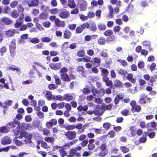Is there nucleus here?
Returning <instances> with one entry per match:
<instances>
[{
	"label": "nucleus",
	"mask_w": 157,
	"mask_h": 157,
	"mask_svg": "<svg viewBox=\"0 0 157 157\" xmlns=\"http://www.w3.org/2000/svg\"><path fill=\"white\" fill-rule=\"evenodd\" d=\"M19 134V138H21L24 137L25 139L24 140L25 144H30L31 142L32 135L26 132L25 131H21L18 133V135Z\"/></svg>",
	"instance_id": "f257e3e1"
},
{
	"label": "nucleus",
	"mask_w": 157,
	"mask_h": 157,
	"mask_svg": "<svg viewBox=\"0 0 157 157\" xmlns=\"http://www.w3.org/2000/svg\"><path fill=\"white\" fill-rule=\"evenodd\" d=\"M78 3L81 11H85L86 10L87 6L86 1L85 0H79Z\"/></svg>",
	"instance_id": "f03ea898"
},
{
	"label": "nucleus",
	"mask_w": 157,
	"mask_h": 157,
	"mask_svg": "<svg viewBox=\"0 0 157 157\" xmlns=\"http://www.w3.org/2000/svg\"><path fill=\"white\" fill-rule=\"evenodd\" d=\"M109 10V13L108 16L110 18H111L113 17V13H117L119 11V7H117L114 9L111 6H108Z\"/></svg>",
	"instance_id": "7ed1b4c3"
},
{
	"label": "nucleus",
	"mask_w": 157,
	"mask_h": 157,
	"mask_svg": "<svg viewBox=\"0 0 157 157\" xmlns=\"http://www.w3.org/2000/svg\"><path fill=\"white\" fill-rule=\"evenodd\" d=\"M24 17V14H21L20 17L17 19L16 23L14 24V26L16 28H18L21 26L23 22V18Z\"/></svg>",
	"instance_id": "20e7f679"
},
{
	"label": "nucleus",
	"mask_w": 157,
	"mask_h": 157,
	"mask_svg": "<svg viewBox=\"0 0 157 157\" xmlns=\"http://www.w3.org/2000/svg\"><path fill=\"white\" fill-rule=\"evenodd\" d=\"M76 132L75 131H68L66 132L64 135L70 140L74 139L76 136Z\"/></svg>",
	"instance_id": "39448f33"
},
{
	"label": "nucleus",
	"mask_w": 157,
	"mask_h": 157,
	"mask_svg": "<svg viewBox=\"0 0 157 157\" xmlns=\"http://www.w3.org/2000/svg\"><path fill=\"white\" fill-rule=\"evenodd\" d=\"M57 121L56 119H53L46 123V126L48 128H51L53 126L56 124Z\"/></svg>",
	"instance_id": "423d86ee"
},
{
	"label": "nucleus",
	"mask_w": 157,
	"mask_h": 157,
	"mask_svg": "<svg viewBox=\"0 0 157 157\" xmlns=\"http://www.w3.org/2000/svg\"><path fill=\"white\" fill-rule=\"evenodd\" d=\"M25 2L28 4L29 7L35 6L38 5L39 1L37 0H28L25 1Z\"/></svg>",
	"instance_id": "0eeeda50"
},
{
	"label": "nucleus",
	"mask_w": 157,
	"mask_h": 157,
	"mask_svg": "<svg viewBox=\"0 0 157 157\" xmlns=\"http://www.w3.org/2000/svg\"><path fill=\"white\" fill-rule=\"evenodd\" d=\"M12 140L8 136H6L1 139V143L3 145L10 144L11 143Z\"/></svg>",
	"instance_id": "6e6552de"
},
{
	"label": "nucleus",
	"mask_w": 157,
	"mask_h": 157,
	"mask_svg": "<svg viewBox=\"0 0 157 157\" xmlns=\"http://www.w3.org/2000/svg\"><path fill=\"white\" fill-rule=\"evenodd\" d=\"M69 12L66 10L61 11L59 14L60 17L62 18H67L69 16Z\"/></svg>",
	"instance_id": "1a4fd4ad"
},
{
	"label": "nucleus",
	"mask_w": 157,
	"mask_h": 157,
	"mask_svg": "<svg viewBox=\"0 0 157 157\" xmlns=\"http://www.w3.org/2000/svg\"><path fill=\"white\" fill-rule=\"evenodd\" d=\"M75 94L74 93L67 94L63 95L64 100L70 101L73 99Z\"/></svg>",
	"instance_id": "9d476101"
},
{
	"label": "nucleus",
	"mask_w": 157,
	"mask_h": 157,
	"mask_svg": "<svg viewBox=\"0 0 157 157\" xmlns=\"http://www.w3.org/2000/svg\"><path fill=\"white\" fill-rule=\"evenodd\" d=\"M50 67L54 70H57L60 69L61 67V63H51L49 64Z\"/></svg>",
	"instance_id": "9b49d317"
},
{
	"label": "nucleus",
	"mask_w": 157,
	"mask_h": 157,
	"mask_svg": "<svg viewBox=\"0 0 157 157\" xmlns=\"http://www.w3.org/2000/svg\"><path fill=\"white\" fill-rule=\"evenodd\" d=\"M150 99L149 98H147V97L144 94H141L140 97L139 102L140 104H144L146 102V100Z\"/></svg>",
	"instance_id": "f8f14e48"
},
{
	"label": "nucleus",
	"mask_w": 157,
	"mask_h": 157,
	"mask_svg": "<svg viewBox=\"0 0 157 157\" xmlns=\"http://www.w3.org/2000/svg\"><path fill=\"white\" fill-rule=\"evenodd\" d=\"M19 123L20 121H19L15 120L13 122H9L6 125L9 126L11 128H13L16 127V125L19 126Z\"/></svg>",
	"instance_id": "ddd939ff"
},
{
	"label": "nucleus",
	"mask_w": 157,
	"mask_h": 157,
	"mask_svg": "<svg viewBox=\"0 0 157 157\" xmlns=\"http://www.w3.org/2000/svg\"><path fill=\"white\" fill-rule=\"evenodd\" d=\"M55 22L56 25L58 27H63L65 25L63 21H60L58 18L55 19Z\"/></svg>",
	"instance_id": "4468645a"
},
{
	"label": "nucleus",
	"mask_w": 157,
	"mask_h": 157,
	"mask_svg": "<svg viewBox=\"0 0 157 157\" xmlns=\"http://www.w3.org/2000/svg\"><path fill=\"white\" fill-rule=\"evenodd\" d=\"M61 78L63 81L65 82H69L71 80L68 75L66 73H63L61 75Z\"/></svg>",
	"instance_id": "2eb2a0df"
},
{
	"label": "nucleus",
	"mask_w": 157,
	"mask_h": 157,
	"mask_svg": "<svg viewBox=\"0 0 157 157\" xmlns=\"http://www.w3.org/2000/svg\"><path fill=\"white\" fill-rule=\"evenodd\" d=\"M4 23L6 24H10L12 22V21L8 18L3 17L0 18V23Z\"/></svg>",
	"instance_id": "dca6fc26"
},
{
	"label": "nucleus",
	"mask_w": 157,
	"mask_h": 157,
	"mask_svg": "<svg viewBox=\"0 0 157 157\" xmlns=\"http://www.w3.org/2000/svg\"><path fill=\"white\" fill-rule=\"evenodd\" d=\"M90 62L91 63H95V64H97V67H98L100 65L101 60L100 58L96 57L92 58Z\"/></svg>",
	"instance_id": "f3484780"
},
{
	"label": "nucleus",
	"mask_w": 157,
	"mask_h": 157,
	"mask_svg": "<svg viewBox=\"0 0 157 157\" xmlns=\"http://www.w3.org/2000/svg\"><path fill=\"white\" fill-rule=\"evenodd\" d=\"M10 129L9 127L4 126L0 127V132L6 133L10 131Z\"/></svg>",
	"instance_id": "a211bd4d"
},
{
	"label": "nucleus",
	"mask_w": 157,
	"mask_h": 157,
	"mask_svg": "<svg viewBox=\"0 0 157 157\" xmlns=\"http://www.w3.org/2000/svg\"><path fill=\"white\" fill-rule=\"evenodd\" d=\"M68 6L71 8H74L76 6V4L74 0H68Z\"/></svg>",
	"instance_id": "6ab92c4d"
},
{
	"label": "nucleus",
	"mask_w": 157,
	"mask_h": 157,
	"mask_svg": "<svg viewBox=\"0 0 157 157\" xmlns=\"http://www.w3.org/2000/svg\"><path fill=\"white\" fill-rule=\"evenodd\" d=\"M98 28L99 30H105L106 28L105 25L104 23H100L98 25Z\"/></svg>",
	"instance_id": "aec40b11"
},
{
	"label": "nucleus",
	"mask_w": 157,
	"mask_h": 157,
	"mask_svg": "<svg viewBox=\"0 0 157 157\" xmlns=\"http://www.w3.org/2000/svg\"><path fill=\"white\" fill-rule=\"evenodd\" d=\"M71 35V33L69 30H66L64 33L63 36L65 39H69Z\"/></svg>",
	"instance_id": "412c9836"
},
{
	"label": "nucleus",
	"mask_w": 157,
	"mask_h": 157,
	"mask_svg": "<svg viewBox=\"0 0 157 157\" xmlns=\"http://www.w3.org/2000/svg\"><path fill=\"white\" fill-rule=\"evenodd\" d=\"M88 107L87 105H85L84 106L80 105L77 107V109L79 111H86L88 109Z\"/></svg>",
	"instance_id": "4be33fe9"
},
{
	"label": "nucleus",
	"mask_w": 157,
	"mask_h": 157,
	"mask_svg": "<svg viewBox=\"0 0 157 157\" xmlns=\"http://www.w3.org/2000/svg\"><path fill=\"white\" fill-rule=\"evenodd\" d=\"M44 139L46 141L49 142L52 144L55 141V138L53 137H45Z\"/></svg>",
	"instance_id": "5701e85b"
},
{
	"label": "nucleus",
	"mask_w": 157,
	"mask_h": 157,
	"mask_svg": "<svg viewBox=\"0 0 157 157\" xmlns=\"http://www.w3.org/2000/svg\"><path fill=\"white\" fill-rule=\"evenodd\" d=\"M15 31L13 29L9 30L5 32V33L9 37L13 36L15 34Z\"/></svg>",
	"instance_id": "b1692460"
},
{
	"label": "nucleus",
	"mask_w": 157,
	"mask_h": 157,
	"mask_svg": "<svg viewBox=\"0 0 157 157\" xmlns=\"http://www.w3.org/2000/svg\"><path fill=\"white\" fill-rule=\"evenodd\" d=\"M87 113L89 115H92L93 114L95 115H101V113L99 112H98V109H96L95 110L91 111L89 110L87 112Z\"/></svg>",
	"instance_id": "393cba45"
},
{
	"label": "nucleus",
	"mask_w": 157,
	"mask_h": 157,
	"mask_svg": "<svg viewBox=\"0 0 157 157\" xmlns=\"http://www.w3.org/2000/svg\"><path fill=\"white\" fill-rule=\"evenodd\" d=\"M53 99L55 100H58L59 101H62L64 100L63 96H62L60 95H54L53 96Z\"/></svg>",
	"instance_id": "a878e982"
},
{
	"label": "nucleus",
	"mask_w": 157,
	"mask_h": 157,
	"mask_svg": "<svg viewBox=\"0 0 157 157\" xmlns=\"http://www.w3.org/2000/svg\"><path fill=\"white\" fill-rule=\"evenodd\" d=\"M59 151L60 155L62 157H64L67 155V152L64 150L63 147H61L59 149Z\"/></svg>",
	"instance_id": "bb28decb"
},
{
	"label": "nucleus",
	"mask_w": 157,
	"mask_h": 157,
	"mask_svg": "<svg viewBox=\"0 0 157 157\" xmlns=\"http://www.w3.org/2000/svg\"><path fill=\"white\" fill-rule=\"evenodd\" d=\"M39 17L40 19L46 20L48 18V15L47 14L43 12L40 14Z\"/></svg>",
	"instance_id": "cd10ccee"
},
{
	"label": "nucleus",
	"mask_w": 157,
	"mask_h": 157,
	"mask_svg": "<svg viewBox=\"0 0 157 157\" xmlns=\"http://www.w3.org/2000/svg\"><path fill=\"white\" fill-rule=\"evenodd\" d=\"M46 97L48 100H51L52 99H53V96H52V93L49 91H47L46 95Z\"/></svg>",
	"instance_id": "c85d7f7f"
},
{
	"label": "nucleus",
	"mask_w": 157,
	"mask_h": 157,
	"mask_svg": "<svg viewBox=\"0 0 157 157\" xmlns=\"http://www.w3.org/2000/svg\"><path fill=\"white\" fill-rule=\"evenodd\" d=\"M10 50H15L16 44L15 41L14 40H13L10 43Z\"/></svg>",
	"instance_id": "c756f323"
},
{
	"label": "nucleus",
	"mask_w": 157,
	"mask_h": 157,
	"mask_svg": "<svg viewBox=\"0 0 157 157\" xmlns=\"http://www.w3.org/2000/svg\"><path fill=\"white\" fill-rule=\"evenodd\" d=\"M101 71V75L102 76L108 75L109 74L108 71L107 69L105 68H102Z\"/></svg>",
	"instance_id": "7c9ffc66"
},
{
	"label": "nucleus",
	"mask_w": 157,
	"mask_h": 157,
	"mask_svg": "<svg viewBox=\"0 0 157 157\" xmlns=\"http://www.w3.org/2000/svg\"><path fill=\"white\" fill-rule=\"evenodd\" d=\"M52 38V37H45L42 38L41 40L42 41L44 42H50Z\"/></svg>",
	"instance_id": "2f4dec72"
},
{
	"label": "nucleus",
	"mask_w": 157,
	"mask_h": 157,
	"mask_svg": "<svg viewBox=\"0 0 157 157\" xmlns=\"http://www.w3.org/2000/svg\"><path fill=\"white\" fill-rule=\"evenodd\" d=\"M11 15L12 17L16 18L18 16L19 13L18 11L16 10H14L11 12Z\"/></svg>",
	"instance_id": "473e14b6"
},
{
	"label": "nucleus",
	"mask_w": 157,
	"mask_h": 157,
	"mask_svg": "<svg viewBox=\"0 0 157 157\" xmlns=\"http://www.w3.org/2000/svg\"><path fill=\"white\" fill-rule=\"evenodd\" d=\"M147 128L148 129L147 133L148 136L151 138H152L154 137L155 136V132H150L152 129L148 128V127H147Z\"/></svg>",
	"instance_id": "72a5a7b5"
},
{
	"label": "nucleus",
	"mask_w": 157,
	"mask_h": 157,
	"mask_svg": "<svg viewBox=\"0 0 157 157\" xmlns=\"http://www.w3.org/2000/svg\"><path fill=\"white\" fill-rule=\"evenodd\" d=\"M151 126L152 128L155 129H157V124L155 122H152L148 123L147 124V127H148V128H149V126Z\"/></svg>",
	"instance_id": "f704fd0d"
},
{
	"label": "nucleus",
	"mask_w": 157,
	"mask_h": 157,
	"mask_svg": "<svg viewBox=\"0 0 157 157\" xmlns=\"http://www.w3.org/2000/svg\"><path fill=\"white\" fill-rule=\"evenodd\" d=\"M106 42V40L105 38L102 37H101L98 40V43L100 45H104L105 44Z\"/></svg>",
	"instance_id": "c9c22d12"
},
{
	"label": "nucleus",
	"mask_w": 157,
	"mask_h": 157,
	"mask_svg": "<svg viewBox=\"0 0 157 157\" xmlns=\"http://www.w3.org/2000/svg\"><path fill=\"white\" fill-rule=\"evenodd\" d=\"M117 61L118 62L120 63L121 65L124 67H125L128 65L127 62L125 60L118 59Z\"/></svg>",
	"instance_id": "e433bc0d"
},
{
	"label": "nucleus",
	"mask_w": 157,
	"mask_h": 157,
	"mask_svg": "<svg viewBox=\"0 0 157 157\" xmlns=\"http://www.w3.org/2000/svg\"><path fill=\"white\" fill-rule=\"evenodd\" d=\"M92 92L93 95L95 97H98V94H99V91L96 90L94 87L92 88Z\"/></svg>",
	"instance_id": "4c0bfd02"
},
{
	"label": "nucleus",
	"mask_w": 157,
	"mask_h": 157,
	"mask_svg": "<svg viewBox=\"0 0 157 157\" xmlns=\"http://www.w3.org/2000/svg\"><path fill=\"white\" fill-rule=\"evenodd\" d=\"M123 98V97L119 95H117L115 97L114 99V102L116 104H117L119 102V100Z\"/></svg>",
	"instance_id": "58836bf2"
},
{
	"label": "nucleus",
	"mask_w": 157,
	"mask_h": 157,
	"mask_svg": "<svg viewBox=\"0 0 157 157\" xmlns=\"http://www.w3.org/2000/svg\"><path fill=\"white\" fill-rule=\"evenodd\" d=\"M54 78L55 79V82L57 85H59L61 83V81L59 78V77L56 75H55L54 76Z\"/></svg>",
	"instance_id": "ea45409f"
},
{
	"label": "nucleus",
	"mask_w": 157,
	"mask_h": 157,
	"mask_svg": "<svg viewBox=\"0 0 157 157\" xmlns=\"http://www.w3.org/2000/svg\"><path fill=\"white\" fill-rule=\"evenodd\" d=\"M113 34V32L110 30H108L104 33V35L106 36H109L112 35Z\"/></svg>",
	"instance_id": "a19ab883"
},
{
	"label": "nucleus",
	"mask_w": 157,
	"mask_h": 157,
	"mask_svg": "<svg viewBox=\"0 0 157 157\" xmlns=\"http://www.w3.org/2000/svg\"><path fill=\"white\" fill-rule=\"evenodd\" d=\"M107 150L101 151L99 153V156L100 157H105L108 154Z\"/></svg>",
	"instance_id": "79ce46f5"
},
{
	"label": "nucleus",
	"mask_w": 157,
	"mask_h": 157,
	"mask_svg": "<svg viewBox=\"0 0 157 157\" xmlns=\"http://www.w3.org/2000/svg\"><path fill=\"white\" fill-rule=\"evenodd\" d=\"M143 45L147 48H149L151 45L150 42L149 41H145L143 42Z\"/></svg>",
	"instance_id": "37998d69"
},
{
	"label": "nucleus",
	"mask_w": 157,
	"mask_h": 157,
	"mask_svg": "<svg viewBox=\"0 0 157 157\" xmlns=\"http://www.w3.org/2000/svg\"><path fill=\"white\" fill-rule=\"evenodd\" d=\"M118 73L121 75H124L127 74V71L123 69H120L118 71Z\"/></svg>",
	"instance_id": "c03bdc74"
},
{
	"label": "nucleus",
	"mask_w": 157,
	"mask_h": 157,
	"mask_svg": "<svg viewBox=\"0 0 157 157\" xmlns=\"http://www.w3.org/2000/svg\"><path fill=\"white\" fill-rule=\"evenodd\" d=\"M114 84L117 87H120L122 85V83L120 80H116L114 81Z\"/></svg>",
	"instance_id": "a18cd8bd"
},
{
	"label": "nucleus",
	"mask_w": 157,
	"mask_h": 157,
	"mask_svg": "<svg viewBox=\"0 0 157 157\" xmlns=\"http://www.w3.org/2000/svg\"><path fill=\"white\" fill-rule=\"evenodd\" d=\"M64 128L67 130H73L75 128V125H68L65 126Z\"/></svg>",
	"instance_id": "49530a36"
},
{
	"label": "nucleus",
	"mask_w": 157,
	"mask_h": 157,
	"mask_svg": "<svg viewBox=\"0 0 157 157\" xmlns=\"http://www.w3.org/2000/svg\"><path fill=\"white\" fill-rule=\"evenodd\" d=\"M49 10V7L44 5H43L40 8V10L45 12H47V11Z\"/></svg>",
	"instance_id": "de8ad7c7"
},
{
	"label": "nucleus",
	"mask_w": 157,
	"mask_h": 157,
	"mask_svg": "<svg viewBox=\"0 0 157 157\" xmlns=\"http://www.w3.org/2000/svg\"><path fill=\"white\" fill-rule=\"evenodd\" d=\"M101 151L106 150V149L107 148V145L105 143H104L101 144L100 147H99Z\"/></svg>",
	"instance_id": "09e8293b"
},
{
	"label": "nucleus",
	"mask_w": 157,
	"mask_h": 157,
	"mask_svg": "<svg viewBox=\"0 0 157 157\" xmlns=\"http://www.w3.org/2000/svg\"><path fill=\"white\" fill-rule=\"evenodd\" d=\"M29 41L32 43L33 44H36L40 42L39 40L37 38H34L30 40Z\"/></svg>",
	"instance_id": "8fccbe9b"
},
{
	"label": "nucleus",
	"mask_w": 157,
	"mask_h": 157,
	"mask_svg": "<svg viewBox=\"0 0 157 157\" xmlns=\"http://www.w3.org/2000/svg\"><path fill=\"white\" fill-rule=\"evenodd\" d=\"M85 53L84 50H81L77 52V55L79 57H82L85 56Z\"/></svg>",
	"instance_id": "3c124183"
},
{
	"label": "nucleus",
	"mask_w": 157,
	"mask_h": 157,
	"mask_svg": "<svg viewBox=\"0 0 157 157\" xmlns=\"http://www.w3.org/2000/svg\"><path fill=\"white\" fill-rule=\"evenodd\" d=\"M121 150L123 153H126L129 151V149L128 148L124 146H122L120 147Z\"/></svg>",
	"instance_id": "603ef678"
},
{
	"label": "nucleus",
	"mask_w": 157,
	"mask_h": 157,
	"mask_svg": "<svg viewBox=\"0 0 157 157\" xmlns=\"http://www.w3.org/2000/svg\"><path fill=\"white\" fill-rule=\"evenodd\" d=\"M13 141L15 142L16 144L18 146L20 147L23 145V143L17 140H14Z\"/></svg>",
	"instance_id": "864d4df0"
},
{
	"label": "nucleus",
	"mask_w": 157,
	"mask_h": 157,
	"mask_svg": "<svg viewBox=\"0 0 157 157\" xmlns=\"http://www.w3.org/2000/svg\"><path fill=\"white\" fill-rule=\"evenodd\" d=\"M79 18L82 21H84L88 19V17L86 16L83 14H79Z\"/></svg>",
	"instance_id": "5fc2aeb1"
},
{
	"label": "nucleus",
	"mask_w": 157,
	"mask_h": 157,
	"mask_svg": "<svg viewBox=\"0 0 157 157\" xmlns=\"http://www.w3.org/2000/svg\"><path fill=\"white\" fill-rule=\"evenodd\" d=\"M43 25L46 28L49 27L51 24V22L49 21H46L43 22L42 23Z\"/></svg>",
	"instance_id": "6e6d98bb"
},
{
	"label": "nucleus",
	"mask_w": 157,
	"mask_h": 157,
	"mask_svg": "<svg viewBox=\"0 0 157 157\" xmlns=\"http://www.w3.org/2000/svg\"><path fill=\"white\" fill-rule=\"evenodd\" d=\"M13 103V101L11 100H7L5 101L4 102V105L6 106V108L7 107V106H11L12 104Z\"/></svg>",
	"instance_id": "4d7b16f0"
},
{
	"label": "nucleus",
	"mask_w": 157,
	"mask_h": 157,
	"mask_svg": "<svg viewBox=\"0 0 157 157\" xmlns=\"http://www.w3.org/2000/svg\"><path fill=\"white\" fill-rule=\"evenodd\" d=\"M41 146L44 148L47 149L49 148V147L47 144V143L46 142L43 141H42L41 142Z\"/></svg>",
	"instance_id": "13d9d810"
},
{
	"label": "nucleus",
	"mask_w": 157,
	"mask_h": 157,
	"mask_svg": "<svg viewBox=\"0 0 157 157\" xmlns=\"http://www.w3.org/2000/svg\"><path fill=\"white\" fill-rule=\"evenodd\" d=\"M7 50L6 48L5 47H2L0 50V55L1 56H2L3 55V53L5 52Z\"/></svg>",
	"instance_id": "bf43d9fd"
},
{
	"label": "nucleus",
	"mask_w": 157,
	"mask_h": 157,
	"mask_svg": "<svg viewBox=\"0 0 157 157\" xmlns=\"http://www.w3.org/2000/svg\"><path fill=\"white\" fill-rule=\"evenodd\" d=\"M110 125L111 124L107 122L104 123L103 126L104 128H105L106 130H107L109 128Z\"/></svg>",
	"instance_id": "052dcab7"
},
{
	"label": "nucleus",
	"mask_w": 157,
	"mask_h": 157,
	"mask_svg": "<svg viewBox=\"0 0 157 157\" xmlns=\"http://www.w3.org/2000/svg\"><path fill=\"white\" fill-rule=\"evenodd\" d=\"M92 130L94 131V132L97 134H101L102 132V130L101 128H93Z\"/></svg>",
	"instance_id": "680f3d73"
},
{
	"label": "nucleus",
	"mask_w": 157,
	"mask_h": 157,
	"mask_svg": "<svg viewBox=\"0 0 157 157\" xmlns=\"http://www.w3.org/2000/svg\"><path fill=\"white\" fill-rule=\"evenodd\" d=\"M58 104V107L59 109H61L63 108L65 104V103L64 102H62L59 103Z\"/></svg>",
	"instance_id": "e2e57ef3"
},
{
	"label": "nucleus",
	"mask_w": 157,
	"mask_h": 157,
	"mask_svg": "<svg viewBox=\"0 0 157 157\" xmlns=\"http://www.w3.org/2000/svg\"><path fill=\"white\" fill-rule=\"evenodd\" d=\"M129 112L127 109H124L122 111L121 113L124 116H126L129 114Z\"/></svg>",
	"instance_id": "0e129e2a"
},
{
	"label": "nucleus",
	"mask_w": 157,
	"mask_h": 157,
	"mask_svg": "<svg viewBox=\"0 0 157 157\" xmlns=\"http://www.w3.org/2000/svg\"><path fill=\"white\" fill-rule=\"evenodd\" d=\"M76 150L75 149H72L70 150V153L73 156L75 155L76 153Z\"/></svg>",
	"instance_id": "69168bd1"
},
{
	"label": "nucleus",
	"mask_w": 157,
	"mask_h": 157,
	"mask_svg": "<svg viewBox=\"0 0 157 157\" xmlns=\"http://www.w3.org/2000/svg\"><path fill=\"white\" fill-rule=\"evenodd\" d=\"M100 55L104 58H107L108 57V54L106 52L102 51L100 54Z\"/></svg>",
	"instance_id": "338daca9"
},
{
	"label": "nucleus",
	"mask_w": 157,
	"mask_h": 157,
	"mask_svg": "<svg viewBox=\"0 0 157 157\" xmlns=\"http://www.w3.org/2000/svg\"><path fill=\"white\" fill-rule=\"evenodd\" d=\"M87 53L88 55L90 56H93L94 54V51L91 49L87 50Z\"/></svg>",
	"instance_id": "774afa93"
}]
</instances>
